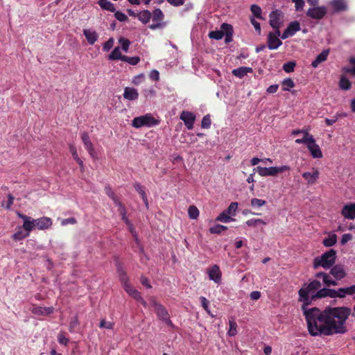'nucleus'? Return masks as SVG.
<instances>
[{
  "mask_svg": "<svg viewBox=\"0 0 355 355\" xmlns=\"http://www.w3.org/2000/svg\"><path fill=\"white\" fill-rule=\"evenodd\" d=\"M300 23L297 21H292L288 24V27L283 32L282 35H281V37L282 40H285L289 37L294 35L296 33V32L300 31Z\"/></svg>",
  "mask_w": 355,
  "mask_h": 355,
  "instance_id": "nucleus-9",
  "label": "nucleus"
},
{
  "mask_svg": "<svg viewBox=\"0 0 355 355\" xmlns=\"http://www.w3.org/2000/svg\"><path fill=\"white\" fill-rule=\"evenodd\" d=\"M295 87V83L294 81L290 78H285L282 81V89L284 91H290V89Z\"/></svg>",
  "mask_w": 355,
  "mask_h": 355,
  "instance_id": "nucleus-38",
  "label": "nucleus"
},
{
  "mask_svg": "<svg viewBox=\"0 0 355 355\" xmlns=\"http://www.w3.org/2000/svg\"><path fill=\"white\" fill-rule=\"evenodd\" d=\"M35 220L36 227L39 230H46L49 228L53 224L52 219L46 216L39 218L35 219Z\"/></svg>",
  "mask_w": 355,
  "mask_h": 355,
  "instance_id": "nucleus-15",
  "label": "nucleus"
},
{
  "mask_svg": "<svg viewBox=\"0 0 355 355\" xmlns=\"http://www.w3.org/2000/svg\"><path fill=\"white\" fill-rule=\"evenodd\" d=\"M140 280H141V284L143 286H146L148 288H151V285L149 283L148 279L146 277L142 275L141 277V279Z\"/></svg>",
  "mask_w": 355,
  "mask_h": 355,
  "instance_id": "nucleus-64",
  "label": "nucleus"
},
{
  "mask_svg": "<svg viewBox=\"0 0 355 355\" xmlns=\"http://www.w3.org/2000/svg\"><path fill=\"white\" fill-rule=\"evenodd\" d=\"M82 139L84 143V145L86 148V149L89 151V135L87 132H84L82 134Z\"/></svg>",
  "mask_w": 355,
  "mask_h": 355,
  "instance_id": "nucleus-60",
  "label": "nucleus"
},
{
  "mask_svg": "<svg viewBox=\"0 0 355 355\" xmlns=\"http://www.w3.org/2000/svg\"><path fill=\"white\" fill-rule=\"evenodd\" d=\"M31 312L36 315H49L54 312V308L35 306L32 309Z\"/></svg>",
  "mask_w": 355,
  "mask_h": 355,
  "instance_id": "nucleus-17",
  "label": "nucleus"
},
{
  "mask_svg": "<svg viewBox=\"0 0 355 355\" xmlns=\"http://www.w3.org/2000/svg\"><path fill=\"white\" fill-rule=\"evenodd\" d=\"M99 327L101 328L112 329H113L114 323L110 321H106L105 320H102L99 324Z\"/></svg>",
  "mask_w": 355,
  "mask_h": 355,
  "instance_id": "nucleus-53",
  "label": "nucleus"
},
{
  "mask_svg": "<svg viewBox=\"0 0 355 355\" xmlns=\"http://www.w3.org/2000/svg\"><path fill=\"white\" fill-rule=\"evenodd\" d=\"M290 170L291 167L288 165H283L281 166H271L268 168L259 166L253 168L254 173H257L261 177L275 176L278 173H281L284 171H288Z\"/></svg>",
  "mask_w": 355,
  "mask_h": 355,
  "instance_id": "nucleus-4",
  "label": "nucleus"
},
{
  "mask_svg": "<svg viewBox=\"0 0 355 355\" xmlns=\"http://www.w3.org/2000/svg\"><path fill=\"white\" fill-rule=\"evenodd\" d=\"M330 274L337 280L344 278L346 275L343 267L340 265H336L331 268Z\"/></svg>",
  "mask_w": 355,
  "mask_h": 355,
  "instance_id": "nucleus-16",
  "label": "nucleus"
},
{
  "mask_svg": "<svg viewBox=\"0 0 355 355\" xmlns=\"http://www.w3.org/2000/svg\"><path fill=\"white\" fill-rule=\"evenodd\" d=\"M337 241V236L335 234H332L329 235L328 237L325 238L322 243L325 247H331L336 243Z\"/></svg>",
  "mask_w": 355,
  "mask_h": 355,
  "instance_id": "nucleus-32",
  "label": "nucleus"
},
{
  "mask_svg": "<svg viewBox=\"0 0 355 355\" xmlns=\"http://www.w3.org/2000/svg\"><path fill=\"white\" fill-rule=\"evenodd\" d=\"M119 42V44H121V49L125 52L128 51L129 46L130 44V42L129 41V40L124 37H121Z\"/></svg>",
  "mask_w": 355,
  "mask_h": 355,
  "instance_id": "nucleus-51",
  "label": "nucleus"
},
{
  "mask_svg": "<svg viewBox=\"0 0 355 355\" xmlns=\"http://www.w3.org/2000/svg\"><path fill=\"white\" fill-rule=\"evenodd\" d=\"M14 200H15L14 196L11 193H9L8 195V200H7V203L6 205V209H8V210L10 209L11 205H12Z\"/></svg>",
  "mask_w": 355,
  "mask_h": 355,
  "instance_id": "nucleus-62",
  "label": "nucleus"
},
{
  "mask_svg": "<svg viewBox=\"0 0 355 355\" xmlns=\"http://www.w3.org/2000/svg\"><path fill=\"white\" fill-rule=\"evenodd\" d=\"M188 214L190 218L197 219L199 216V210L196 206L191 205L188 209Z\"/></svg>",
  "mask_w": 355,
  "mask_h": 355,
  "instance_id": "nucleus-42",
  "label": "nucleus"
},
{
  "mask_svg": "<svg viewBox=\"0 0 355 355\" xmlns=\"http://www.w3.org/2000/svg\"><path fill=\"white\" fill-rule=\"evenodd\" d=\"M319 280L313 279L303 284L298 291V302H302V310L305 317L307 329L312 336H329L347 332V320L352 309L346 306L326 307L320 310L317 307L308 308L313 301L314 295L321 288Z\"/></svg>",
  "mask_w": 355,
  "mask_h": 355,
  "instance_id": "nucleus-1",
  "label": "nucleus"
},
{
  "mask_svg": "<svg viewBox=\"0 0 355 355\" xmlns=\"http://www.w3.org/2000/svg\"><path fill=\"white\" fill-rule=\"evenodd\" d=\"M349 63L353 65V67H352V68L345 67V68H343V71L345 73H351V74L355 76V58L354 57L350 58Z\"/></svg>",
  "mask_w": 355,
  "mask_h": 355,
  "instance_id": "nucleus-50",
  "label": "nucleus"
},
{
  "mask_svg": "<svg viewBox=\"0 0 355 355\" xmlns=\"http://www.w3.org/2000/svg\"><path fill=\"white\" fill-rule=\"evenodd\" d=\"M229 324H230V329L227 332V334L230 336H234L237 334V330H236L237 324L235 322V320L234 319H232V320H230Z\"/></svg>",
  "mask_w": 355,
  "mask_h": 355,
  "instance_id": "nucleus-41",
  "label": "nucleus"
},
{
  "mask_svg": "<svg viewBox=\"0 0 355 355\" xmlns=\"http://www.w3.org/2000/svg\"><path fill=\"white\" fill-rule=\"evenodd\" d=\"M307 148L313 158H322V153L320 150V146L314 141L313 143H311L307 145Z\"/></svg>",
  "mask_w": 355,
  "mask_h": 355,
  "instance_id": "nucleus-19",
  "label": "nucleus"
},
{
  "mask_svg": "<svg viewBox=\"0 0 355 355\" xmlns=\"http://www.w3.org/2000/svg\"><path fill=\"white\" fill-rule=\"evenodd\" d=\"M302 138L305 139L304 141L306 142V146L310 144L311 143H313L314 141H315L313 138V136L310 134H306V135H304Z\"/></svg>",
  "mask_w": 355,
  "mask_h": 355,
  "instance_id": "nucleus-63",
  "label": "nucleus"
},
{
  "mask_svg": "<svg viewBox=\"0 0 355 355\" xmlns=\"http://www.w3.org/2000/svg\"><path fill=\"white\" fill-rule=\"evenodd\" d=\"M320 172L316 168H313V173L304 172L302 173V177L306 180L307 184L309 185L314 184L319 178Z\"/></svg>",
  "mask_w": 355,
  "mask_h": 355,
  "instance_id": "nucleus-14",
  "label": "nucleus"
},
{
  "mask_svg": "<svg viewBox=\"0 0 355 355\" xmlns=\"http://www.w3.org/2000/svg\"><path fill=\"white\" fill-rule=\"evenodd\" d=\"M152 13L148 10H142L137 15L139 20L144 24L150 21Z\"/></svg>",
  "mask_w": 355,
  "mask_h": 355,
  "instance_id": "nucleus-27",
  "label": "nucleus"
},
{
  "mask_svg": "<svg viewBox=\"0 0 355 355\" xmlns=\"http://www.w3.org/2000/svg\"><path fill=\"white\" fill-rule=\"evenodd\" d=\"M295 2V7L296 10H302L304 6V0H293Z\"/></svg>",
  "mask_w": 355,
  "mask_h": 355,
  "instance_id": "nucleus-59",
  "label": "nucleus"
},
{
  "mask_svg": "<svg viewBox=\"0 0 355 355\" xmlns=\"http://www.w3.org/2000/svg\"><path fill=\"white\" fill-rule=\"evenodd\" d=\"M180 118L184 121V125L189 130H191L193 128V123L196 121V115L189 111H183L180 114Z\"/></svg>",
  "mask_w": 355,
  "mask_h": 355,
  "instance_id": "nucleus-10",
  "label": "nucleus"
},
{
  "mask_svg": "<svg viewBox=\"0 0 355 355\" xmlns=\"http://www.w3.org/2000/svg\"><path fill=\"white\" fill-rule=\"evenodd\" d=\"M134 187H135V190L141 195V197L144 202L145 203L146 207L148 208V202L147 196L145 192L144 187L142 186L140 183L136 182L134 184Z\"/></svg>",
  "mask_w": 355,
  "mask_h": 355,
  "instance_id": "nucleus-26",
  "label": "nucleus"
},
{
  "mask_svg": "<svg viewBox=\"0 0 355 355\" xmlns=\"http://www.w3.org/2000/svg\"><path fill=\"white\" fill-rule=\"evenodd\" d=\"M250 202L253 207H260L266 203L265 200L258 198H252Z\"/></svg>",
  "mask_w": 355,
  "mask_h": 355,
  "instance_id": "nucleus-52",
  "label": "nucleus"
},
{
  "mask_svg": "<svg viewBox=\"0 0 355 355\" xmlns=\"http://www.w3.org/2000/svg\"><path fill=\"white\" fill-rule=\"evenodd\" d=\"M114 44V40L113 38H110L103 45V51H110Z\"/></svg>",
  "mask_w": 355,
  "mask_h": 355,
  "instance_id": "nucleus-57",
  "label": "nucleus"
},
{
  "mask_svg": "<svg viewBox=\"0 0 355 355\" xmlns=\"http://www.w3.org/2000/svg\"><path fill=\"white\" fill-rule=\"evenodd\" d=\"M211 123V121L209 114L204 116L201 121V127L202 128L208 129L210 128Z\"/></svg>",
  "mask_w": 355,
  "mask_h": 355,
  "instance_id": "nucleus-49",
  "label": "nucleus"
},
{
  "mask_svg": "<svg viewBox=\"0 0 355 355\" xmlns=\"http://www.w3.org/2000/svg\"><path fill=\"white\" fill-rule=\"evenodd\" d=\"M105 192L114 202L115 205H119L121 201L115 193L112 191V188L108 185L105 187Z\"/></svg>",
  "mask_w": 355,
  "mask_h": 355,
  "instance_id": "nucleus-29",
  "label": "nucleus"
},
{
  "mask_svg": "<svg viewBox=\"0 0 355 355\" xmlns=\"http://www.w3.org/2000/svg\"><path fill=\"white\" fill-rule=\"evenodd\" d=\"M336 250L330 249L320 257H317L313 259V268L317 269L320 266L325 269L331 268L336 262Z\"/></svg>",
  "mask_w": 355,
  "mask_h": 355,
  "instance_id": "nucleus-2",
  "label": "nucleus"
},
{
  "mask_svg": "<svg viewBox=\"0 0 355 355\" xmlns=\"http://www.w3.org/2000/svg\"><path fill=\"white\" fill-rule=\"evenodd\" d=\"M295 65L296 63L294 61L287 62L284 64L283 69L287 73H291L294 71Z\"/></svg>",
  "mask_w": 355,
  "mask_h": 355,
  "instance_id": "nucleus-47",
  "label": "nucleus"
},
{
  "mask_svg": "<svg viewBox=\"0 0 355 355\" xmlns=\"http://www.w3.org/2000/svg\"><path fill=\"white\" fill-rule=\"evenodd\" d=\"M149 303L151 306L154 308L157 318L164 322L168 326H173L168 311L162 304L159 303L155 297H150Z\"/></svg>",
  "mask_w": 355,
  "mask_h": 355,
  "instance_id": "nucleus-3",
  "label": "nucleus"
},
{
  "mask_svg": "<svg viewBox=\"0 0 355 355\" xmlns=\"http://www.w3.org/2000/svg\"><path fill=\"white\" fill-rule=\"evenodd\" d=\"M149 77L151 80L158 81L159 80V73L157 70H153L149 74Z\"/></svg>",
  "mask_w": 355,
  "mask_h": 355,
  "instance_id": "nucleus-58",
  "label": "nucleus"
},
{
  "mask_svg": "<svg viewBox=\"0 0 355 355\" xmlns=\"http://www.w3.org/2000/svg\"><path fill=\"white\" fill-rule=\"evenodd\" d=\"M329 53V51L328 49L323 50L312 62V67L317 68L320 63L327 60Z\"/></svg>",
  "mask_w": 355,
  "mask_h": 355,
  "instance_id": "nucleus-22",
  "label": "nucleus"
},
{
  "mask_svg": "<svg viewBox=\"0 0 355 355\" xmlns=\"http://www.w3.org/2000/svg\"><path fill=\"white\" fill-rule=\"evenodd\" d=\"M118 208V211L119 215L121 216V219L125 224H129L130 220L126 216V209L124 205L121 202L119 205H116Z\"/></svg>",
  "mask_w": 355,
  "mask_h": 355,
  "instance_id": "nucleus-33",
  "label": "nucleus"
},
{
  "mask_svg": "<svg viewBox=\"0 0 355 355\" xmlns=\"http://www.w3.org/2000/svg\"><path fill=\"white\" fill-rule=\"evenodd\" d=\"M238 208V203L236 202H232L230 203L229 207L225 211L230 216H235L236 209Z\"/></svg>",
  "mask_w": 355,
  "mask_h": 355,
  "instance_id": "nucleus-44",
  "label": "nucleus"
},
{
  "mask_svg": "<svg viewBox=\"0 0 355 355\" xmlns=\"http://www.w3.org/2000/svg\"><path fill=\"white\" fill-rule=\"evenodd\" d=\"M123 97L127 100L134 101L138 98L139 93L136 89L127 87L124 89Z\"/></svg>",
  "mask_w": 355,
  "mask_h": 355,
  "instance_id": "nucleus-21",
  "label": "nucleus"
},
{
  "mask_svg": "<svg viewBox=\"0 0 355 355\" xmlns=\"http://www.w3.org/2000/svg\"><path fill=\"white\" fill-rule=\"evenodd\" d=\"M151 17L153 18V21H158V22L161 23V21L164 19V14H163L162 11L161 10V9L157 8L152 13Z\"/></svg>",
  "mask_w": 355,
  "mask_h": 355,
  "instance_id": "nucleus-39",
  "label": "nucleus"
},
{
  "mask_svg": "<svg viewBox=\"0 0 355 355\" xmlns=\"http://www.w3.org/2000/svg\"><path fill=\"white\" fill-rule=\"evenodd\" d=\"M221 28L225 31L224 35H225V42L229 43L232 41L233 37V27L231 24L223 23L221 25Z\"/></svg>",
  "mask_w": 355,
  "mask_h": 355,
  "instance_id": "nucleus-20",
  "label": "nucleus"
},
{
  "mask_svg": "<svg viewBox=\"0 0 355 355\" xmlns=\"http://www.w3.org/2000/svg\"><path fill=\"white\" fill-rule=\"evenodd\" d=\"M334 12L347 11L349 9L347 0H331L329 2Z\"/></svg>",
  "mask_w": 355,
  "mask_h": 355,
  "instance_id": "nucleus-11",
  "label": "nucleus"
},
{
  "mask_svg": "<svg viewBox=\"0 0 355 355\" xmlns=\"http://www.w3.org/2000/svg\"><path fill=\"white\" fill-rule=\"evenodd\" d=\"M341 214L347 219L353 220L355 218V202L344 205L341 210Z\"/></svg>",
  "mask_w": 355,
  "mask_h": 355,
  "instance_id": "nucleus-13",
  "label": "nucleus"
},
{
  "mask_svg": "<svg viewBox=\"0 0 355 355\" xmlns=\"http://www.w3.org/2000/svg\"><path fill=\"white\" fill-rule=\"evenodd\" d=\"M352 83L345 76H341L340 82H339V87L340 89L343 90H349L351 88Z\"/></svg>",
  "mask_w": 355,
  "mask_h": 355,
  "instance_id": "nucleus-36",
  "label": "nucleus"
},
{
  "mask_svg": "<svg viewBox=\"0 0 355 355\" xmlns=\"http://www.w3.org/2000/svg\"><path fill=\"white\" fill-rule=\"evenodd\" d=\"M281 35L280 34V36ZM279 37V35H277V31H275V33L270 32L268 33L267 45L269 49H277L282 44V42L278 38Z\"/></svg>",
  "mask_w": 355,
  "mask_h": 355,
  "instance_id": "nucleus-8",
  "label": "nucleus"
},
{
  "mask_svg": "<svg viewBox=\"0 0 355 355\" xmlns=\"http://www.w3.org/2000/svg\"><path fill=\"white\" fill-rule=\"evenodd\" d=\"M252 69L251 67H241L237 69L232 70V74L238 78H243L246 76L248 73H252Z\"/></svg>",
  "mask_w": 355,
  "mask_h": 355,
  "instance_id": "nucleus-24",
  "label": "nucleus"
},
{
  "mask_svg": "<svg viewBox=\"0 0 355 355\" xmlns=\"http://www.w3.org/2000/svg\"><path fill=\"white\" fill-rule=\"evenodd\" d=\"M283 13L279 10L272 11L269 15V23L271 27L277 31V35H280L279 28L283 23Z\"/></svg>",
  "mask_w": 355,
  "mask_h": 355,
  "instance_id": "nucleus-6",
  "label": "nucleus"
},
{
  "mask_svg": "<svg viewBox=\"0 0 355 355\" xmlns=\"http://www.w3.org/2000/svg\"><path fill=\"white\" fill-rule=\"evenodd\" d=\"M123 61L129 63L131 65H136L140 61V58L138 56L128 57L125 55L123 56Z\"/></svg>",
  "mask_w": 355,
  "mask_h": 355,
  "instance_id": "nucleus-48",
  "label": "nucleus"
},
{
  "mask_svg": "<svg viewBox=\"0 0 355 355\" xmlns=\"http://www.w3.org/2000/svg\"><path fill=\"white\" fill-rule=\"evenodd\" d=\"M250 10L254 15V16L259 19H262L261 16V8L260 6L253 4L250 7Z\"/></svg>",
  "mask_w": 355,
  "mask_h": 355,
  "instance_id": "nucleus-45",
  "label": "nucleus"
},
{
  "mask_svg": "<svg viewBox=\"0 0 355 355\" xmlns=\"http://www.w3.org/2000/svg\"><path fill=\"white\" fill-rule=\"evenodd\" d=\"M117 272L119 275V280L122 284L123 288L125 287V285H130L129 277L126 273V272L123 268V266L119 263L117 265Z\"/></svg>",
  "mask_w": 355,
  "mask_h": 355,
  "instance_id": "nucleus-18",
  "label": "nucleus"
},
{
  "mask_svg": "<svg viewBox=\"0 0 355 355\" xmlns=\"http://www.w3.org/2000/svg\"><path fill=\"white\" fill-rule=\"evenodd\" d=\"M327 13V9L324 6L312 7L307 10L306 15L313 19L320 20L324 17Z\"/></svg>",
  "mask_w": 355,
  "mask_h": 355,
  "instance_id": "nucleus-7",
  "label": "nucleus"
},
{
  "mask_svg": "<svg viewBox=\"0 0 355 355\" xmlns=\"http://www.w3.org/2000/svg\"><path fill=\"white\" fill-rule=\"evenodd\" d=\"M69 147V151L71 153L73 159L76 160L79 166L82 168L83 166V162L78 157L76 146L73 144H70Z\"/></svg>",
  "mask_w": 355,
  "mask_h": 355,
  "instance_id": "nucleus-30",
  "label": "nucleus"
},
{
  "mask_svg": "<svg viewBox=\"0 0 355 355\" xmlns=\"http://www.w3.org/2000/svg\"><path fill=\"white\" fill-rule=\"evenodd\" d=\"M352 239V235L351 234H345L342 236L340 243L342 245H345L349 241Z\"/></svg>",
  "mask_w": 355,
  "mask_h": 355,
  "instance_id": "nucleus-61",
  "label": "nucleus"
},
{
  "mask_svg": "<svg viewBox=\"0 0 355 355\" xmlns=\"http://www.w3.org/2000/svg\"><path fill=\"white\" fill-rule=\"evenodd\" d=\"M216 220L223 223H228L230 221L234 220V218L230 216L225 211H223L216 217Z\"/></svg>",
  "mask_w": 355,
  "mask_h": 355,
  "instance_id": "nucleus-40",
  "label": "nucleus"
},
{
  "mask_svg": "<svg viewBox=\"0 0 355 355\" xmlns=\"http://www.w3.org/2000/svg\"><path fill=\"white\" fill-rule=\"evenodd\" d=\"M329 295V288H319L318 292L314 295L315 296V300L318 299H321L323 297H328Z\"/></svg>",
  "mask_w": 355,
  "mask_h": 355,
  "instance_id": "nucleus-43",
  "label": "nucleus"
},
{
  "mask_svg": "<svg viewBox=\"0 0 355 355\" xmlns=\"http://www.w3.org/2000/svg\"><path fill=\"white\" fill-rule=\"evenodd\" d=\"M114 16L117 20L119 21H125L128 20V17L124 13L120 11H116L114 13Z\"/></svg>",
  "mask_w": 355,
  "mask_h": 355,
  "instance_id": "nucleus-55",
  "label": "nucleus"
},
{
  "mask_svg": "<svg viewBox=\"0 0 355 355\" xmlns=\"http://www.w3.org/2000/svg\"><path fill=\"white\" fill-rule=\"evenodd\" d=\"M227 230V226L217 224V225H214L213 227H211L209 228V232L211 234H220L223 231H225Z\"/></svg>",
  "mask_w": 355,
  "mask_h": 355,
  "instance_id": "nucleus-37",
  "label": "nucleus"
},
{
  "mask_svg": "<svg viewBox=\"0 0 355 355\" xmlns=\"http://www.w3.org/2000/svg\"><path fill=\"white\" fill-rule=\"evenodd\" d=\"M35 222H36L35 219H33V218L29 217V218L27 219L26 220H25V222L23 223L22 227L24 229V230L26 232H28V234H30V232L35 227H36Z\"/></svg>",
  "mask_w": 355,
  "mask_h": 355,
  "instance_id": "nucleus-28",
  "label": "nucleus"
},
{
  "mask_svg": "<svg viewBox=\"0 0 355 355\" xmlns=\"http://www.w3.org/2000/svg\"><path fill=\"white\" fill-rule=\"evenodd\" d=\"M58 340L60 344L65 345V346L69 343V339L67 338H66L64 333H62V332L59 333L58 336Z\"/></svg>",
  "mask_w": 355,
  "mask_h": 355,
  "instance_id": "nucleus-56",
  "label": "nucleus"
},
{
  "mask_svg": "<svg viewBox=\"0 0 355 355\" xmlns=\"http://www.w3.org/2000/svg\"><path fill=\"white\" fill-rule=\"evenodd\" d=\"M159 121L151 114H146L140 116L135 117L132 121V125L135 128L141 127H153L158 125Z\"/></svg>",
  "mask_w": 355,
  "mask_h": 355,
  "instance_id": "nucleus-5",
  "label": "nucleus"
},
{
  "mask_svg": "<svg viewBox=\"0 0 355 355\" xmlns=\"http://www.w3.org/2000/svg\"><path fill=\"white\" fill-rule=\"evenodd\" d=\"M98 4L100 6L105 10H110L111 12L115 11V8L113 3L108 0H99Z\"/></svg>",
  "mask_w": 355,
  "mask_h": 355,
  "instance_id": "nucleus-35",
  "label": "nucleus"
},
{
  "mask_svg": "<svg viewBox=\"0 0 355 355\" xmlns=\"http://www.w3.org/2000/svg\"><path fill=\"white\" fill-rule=\"evenodd\" d=\"M224 31L221 28L220 31H214L209 33V37L211 39L220 40L224 36Z\"/></svg>",
  "mask_w": 355,
  "mask_h": 355,
  "instance_id": "nucleus-46",
  "label": "nucleus"
},
{
  "mask_svg": "<svg viewBox=\"0 0 355 355\" xmlns=\"http://www.w3.org/2000/svg\"><path fill=\"white\" fill-rule=\"evenodd\" d=\"M315 277H318V278H322V281H323V283L327 286H336L338 284L336 281L333 280L331 278L329 274H327V273H325V272H318L315 275Z\"/></svg>",
  "mask_w": 355,
  "mask_h": 355,
  "instance_id": "nucleus-23",
  "label": "nucleus"
},
{
  "mask_svg": "<svg viewBox=\"0 0 355 355\" xmlns=\"http://www.w3.org/2000/svg\"><path fill=\"white\" fill-rule=\"evenodd\" d=\"M200 300L203 309L207 311V313L210 314V311L209 310V302L207 300L206 297L202 296L200 297Z\"/></svg>",
  "mask_w": 355,
  "mask_h": 355,
  "instance_id": "nucleus-54",
  "label": "nucleus"
},
{
  "mask_svg": "<svg viewBox=\"0 0 355 355\" xmlns=\"http://www.w3.org/2000/svg\"><path fill=\"white\" fill-rule=\"evenodd\" d=\"M208 275L211 280L216 284L221 283L222 273L218 265H214L208 270Z\"/></svg>",
  "mask_w": 355,
  "mask_h": 355,
  "instance_id": "nucleus-12",
  "label": "nucleus"
},
{
  "mask_svg": "<svg viewBox=\"0 0 355 355\" xmlns=\"http://www.w3.org/2000/svg\"><path fill=\"white\" fill-rule=\"evenodd\" d=\"M124 290L130 296L134 298L136 301H137L138 300H141V293L138 291L137 289H135L133 286H132L131 284L125 285Z\"/></svg>",
  "mask_w": 355,
  "mask_h": 355,
  "instance_id": "nucleus-25",
  "label": "nucleus"
},
{
  "mask_svg": "<svg viewBox=\"0 0 355 355\" xmlns=\"http://www.w3.org/2000/svg\"><path fill=\"white\" fill-rule=\"evenodd\" d=\"M123 56L119 49V47H116L109 55V59L112 60H120L123 61Z\"/></svg>",
  "mask_w": 355,
  "mask_h": 355,
  "instance_id": "nucleus-34",
  "label": "nucleus"
},
{
  "mask_svg": "<svg viewBox=\"0 0 355 355\" xmlns=\"http://www.w3.org/2000/svg\"><path fill=\"white\" fill-rule=\"evenodd\" d=\"M18 228H19V230L17 231L15 233H14L12 235V238L13 239V240H15L16 241H21L29 236L28 232H26V231L23 232L21 230V227H19Z\"/></svg>",
  "mask_w": 355,
  "mask_h": 355,
  "instance_id": "nucleus-31",
  "label": "nucleus"
}]
</instances>
